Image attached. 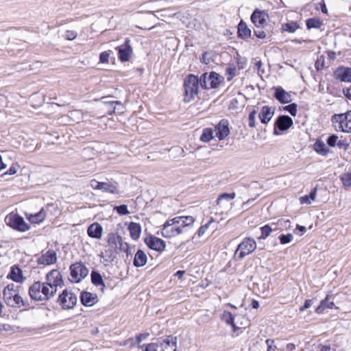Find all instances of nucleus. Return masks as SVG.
Returning a JSON list of instances; mask_svg holds the SVG:
<instances>
[{
  "label": "nucleus",
  "mask_w": 351,
  "mask_h": 351,
  "mask_svg": "<svg viewBox=\"0 0 351 351\" xmlns=\"http://www.w3.org/2000/svg\"><path fill=\"white\" fill-rule=\"evenodd\" d=\"M77 36V33L73 30H66L65 32V38L69 40H74Z\"/></svg>",
  "instance_id": "obj_53"
},
{
  "label": "nucleus",
  "mask_w": 351,
  "mask_h": 351,
  "mask_svg": "<svg viewBox=\"0 0 351 351\" xmlns=\"http://www.w3.org/2000/svg\"><path fill=\"white\" fill-rule=\"evenodd\" d=\"M214 221V219L213 217H211L209 221L204 225L203 226H201L198 230L197 231V232L195 234H194L193 235V237H191V240L193 241V242H195V240H196V238L198 237H201L202 236H203L206 231L208 230V227L210 226V225Z\"/></svg>",
  "instance_id": "obj_32"
},
{
  "label": "nucleus",
  "mask_w": 351,
  "mask_h": 351,
  "mask_svg": "<svg viewBox=\"0 0 351 351\" xmlns=\"http://www.w3.org/2000/svg\"><path fill=\"white\" fill-rule=\"evenodd\" d=\"M112 51L110 50L104 51L99 55V62L101 63H107Z\"/></svg>",
  "instance_id": "obj_49"
},
{
  "label": "nucleus",
  "mask_w": 351,
  "mask_h": 351,
  "mask_svg": "<svg viewBox=\"0 0 351 351\" xmlns=\"http://www.w3.org/2000/svg\"><path fill=\"white\" fill-rule=\"evenodd\" d=\"M274 114V110L271 107L265 106L261 108L258 117L263 124L268 123Z\"/></svg>",
  "instance_id": "obj_25"
},
{
  "label": "nucleus",
  "mask_w": 351,
  "mask_h": 351,
  "mask_svg": "<svg viewBox=\"0 0 351 351\" xmlns=\"http://www.w3.org/2000/svg\"><path fill=\"white\" fill-rule=\"evenodd\" d=\"M165 247V242L162 239L155 237V251L162 252Z\"/></svg>",
  "instance_id": "obj_44"
},
{
  "label": "nucleus",
  "mask_w": 351,
  "mask_h": 351,
  "mask_svg": "<svg viewBox=\"0 0 351 351\" xmlns=\"http://www.w3.org/2000/svg\"><path fill=\"white\" fill-rule=\"evenodd\" d=\"M256 248V243L255 240L251 237H246L238 245L235 254H238L239 258L241 260L245 256L252 253Z\"/></svg>",
  "instance_id": "obj_9"
},
{
  "label": "nucleus",
  "mask_w": 351,
  "mask_h": 351,
  "mask_svg": "<svg viewBox=\"0 0 351 351\" xmlns=\"http://www.w3.org/2000/svg\"><path fill=\"white\" fill-rule=\"evenodd\" d=\"M57 261V254L55 250H49L45 254L38 258V264L43 265H50L56 263Z\"/></svg>",
  "instance_id": "obj_18"
},
{
  "label": "nucleus",
  "mask_w": 351,
  "mask_h": 351,
  "mask_svg": "<svg viewBox=\"0 0 351 351\" xmlns=\"http://www.w3.org/2000/svg\"><path fill=\"white\" fill-rule=\"evenodd\" d=\"M177 226L176 217L167 220L160 229L162 236L165 238H172L180 235V230Z\"/></svg>",
  "instance_id": "obj_10"
},
{
  "label": "nucleus",
  "mask_w": 351,
  "mask_h": 351,
  "mask_svg": "<svg viewBox=\"0 0 351 351\" xmlns=\"http://www.w3.org/2000/svg\"><path fill=\"white\" fill-rule=\"evenodd\" d=\"M202 87L201 77L193 74H189L184 80V101L190 102L195 99L199 93V88Z\"/></svg>",
  "instance_id": "obj_3"
},
{
  "label": "nucleus",
  "mask_w": 351,
  "mask_h": 351,
  "mask_svg": "<svg viewBox=\"0 0 351 351\" xmlns=\"http://www.w3.org/2000/svg\"><path fill=\"white\" fill-rule=\"evenodd\" d=\"M214 138L213 136V131L211 128H205L203 130V132L200 136V140L202 142H209Z\"/></svg>",
  "instance_id": "obj_40"
},
{
  "label": "nucleus",
  "mask_w": 351,
  "mask_h": 351,
  "mask_svg": "<svg viewBox=\"0 0 351 351\" xmlns=\"http://www.w3.org/2000/svg\"><path fill=\"white\" fill-rule=\"evenodd\" d=\"M296 230H298L300 232V235H302L305 233V232L306 231V228L305 226H300V225H297L296 226V228H295V231Z\"/></svg>",
  "instance_id": "obj_63"
},
{
  "label": "nucleus",
  "mask_w": 351,
  "mask_h": 351,
  "mask_svg": "<svg viewBox=\"0 0 351 351\" xmlns=\"http://www.w3.org/2000/svg\"><path fill=\"white\" fill-rule=\"evenodd\" d=\"M45 218V213L43 209H41L38 213L34 215H30L27 219L32 223H40L43 221Z\"/></svg>",
  "instance_id": "obj_35"
},
{
  "label": "nucleus",
  "mask_w": 351,
  "mask_h": 351,
  "mask_svg": "<svg viewBox=\"0 0 351 351\" xmlns=\"http://www.w3.org/2000/svg\"><path fill=\"white\" fill-rule=\"evenodd\" d=\"M316 193H317V189L315 188L313 189L310 194L308 195V199L311 200V201H313L315 200V197H316Z\"/></svg>",
  "instance_id": "obj_62"
},
{
  "label": "nucleus",
  "mask_w": 351,
  "mask_h": 351,
  "mask_svg": "<svg viewBox=\"0 0 351 351\" xmlns=\"http://www.w3.org/2000/svg\"><path fill=\"white\" fill-rule=\"evenodd\" d=\"M169 152H171L172 154L181 155L184 152V149L181 147L176 146V147H173L171 149H170Z\"/></svg>",
  "instance_id": "obj_56"
},
{
  "label": "nucleus",
  "mask_w": 351,
  "mask_h": 351,
  "mask_svg": "<svg viewBox=\"0 0 351 351\" xmlns=\"http://www.w3.org/2000/svg\"><path fill=\"white\" fill-rule=\"evenodd\" d=\"M70 274L71 282L79 283L82 279L85 278L88 274V269L82 262H77L70 266Z\"/></svg>",
  "instance_id": "obj_8"
},
{
  "label": "nucleus",
  "mask_w": 351,
  "mask_h": 351,
  "mask_svg": "<svg viewBox=\"0 0 351 351\" xmlns=\"http://www.w3.org/2000/svg\"><path fill=\"white\" fill-rule=\"evenodd\" d=\"M17 172V169L15 166H11L8 170L5 173L6 175H14Z\"/></svg>",
  "instance_id": "obj_60"
},
{
  "label": "nucleus",
  "mask_w": 351,
  "mask_h": 351,
  "mask_svg": "<svg viewBox=\"0 0 351 351\" xmlns=\"http://www.w3.org/2000/svg\"><path fill=\"white\" fill-rule=\"evenodd\" d=\"M161 351H176L177 348V337L173 335L166 336L158 341Z\"/></svg>",
  "instance_id": "obj_16"
},
{
  "label": "nucleus",
  "mask_w": 351,
  "mask_h": 351,
  "mask_svg": "<svg viewBox=\"0 0 351 351\" xmlns=\"http://www.w3.org/2000/svg\"><path fill=\"white\" fill-rule=\"evenodd\" d=\"M341 180L343 183V186H351V171L343 173L341 176Z\"/></svg>",
  "instance_id": "obj_41"
},
{
  "label": "nucleus",
  "mask_w": 351,
  "mask_h": 351,
  "mask_svg": "<svg viewBox=\"0 0 351 351\" xmlns=\"http://www.w3.org/2000/svg\"><path fill=\"white\" fill-rule=\"evenodd\" d=\"M266 343L267 345V351H276V349L277 348V345L275 344V340L268 339L266 340Z\"/></svg>",
  "instance_id": "obj_52"
},
{
  "label": "nucleus",
  "mask_w": 351,
  "mask_h": 351,
  "mask_svg": "<svg viewBox=\"0 0 351 351\" xmlns=\"http://www.w3.org/2000/svg\"><path fill=\"white\" fill-rule=\"evenodd\" d=\"M5 221L8 226L19 232H26L30 229V226L18 214L12 213L8 215Z\"/></svg>",
  "instance_id": "obj_6"
},
{
  "label": "nucleus",
  "mask_w": 351,
  "mask_h": 351,
  "mask_svg": "<svg viewBox=\"0 0 351 351\" xmlns=\"http://www.w3.org/2000/svg\"><path fill=\"white\" fill-rule=\"evenodd\" d=\"M344 95L350 99H351V86L350 87L343 90Z\"/></svg>",
  "instance_id": "obj_64"
},
{
  "label": "nucleus",
  "mask_w": 351,
  "mask_h": 351,
  "mask_svg": "<svg viewBox=\"0 0 351 351\" xmlns=\"http://www.w3.org/2000/svg\"><path fill=\"white\" fill-rule=\"evenodd\" d=\"M77 302L76 294L67 289H64L57 299V303L64 311L73 309L76 306Z\"/></svg>",
  "instance_id": "obj_4"
},
{
  "label": "nucleus",
  "mask_w": 351,
  "mask_h": 351,
  "mask_svg": "<svg viewBox=\"0 0 351 351\" xmlns=\"http://www.w3.org/2000/svg\"><path fill=\"white\" fill-rule=\"evenodd\" d=\"M236 197L235 193H221L217 199V205L219 206H224L225 204L223 203V201L229 202L233 199H234Z\"/></svg>",
  "instance_id": "obj_34"
},
{
  "label": "nucleus",
  "mask_w": 351,
  "mask_h": 351,
  "mask_svg": "<svg viewBox=\"0 0 351 351\" xmlns=\"http://www.w3.org/2000/svg\"><path fill=\"white\" fill-rule=\"evenodd\" d=\"M336 146L338 147V148L339 149H343L344 150L347 149V148L349 146V143L348 142V141L344 138V139H340V140H337V144L336 145Z\"/></svg>",
  "instance_id": "obj_51"
},
{
  "label": "nucleus",
  "mask_w": 351,
  "mask_h": 351,
  "mask_svg": "<svg viewBox=\"0 0 351 351\" xmlns=\"http://www.w3.org/2000/svg\"><path fill=\"white\" fill-rule=\"evenodd\" d=\"M250 19L256 27H264L267 23L269 14L266 11L256 8L251 14Z\"/></svg>",
  "instance_id": "obj_12"
},
{
  "label": "nucleus",
  "mask_w": 351,
  "mask_h": 351,
  "mask_svg": "<svg viewBox=\"0 0 351 351\" xmlns=\"http://www.w3.org/2000/svg\"><path fill=\"white\" fill-rule=\"evenodd\" d=\"M314 150L322 156H326L329 152V149L326 147L325 143L322 141H317L314 143Z\"/></svg>",
  "instance_id": "obj_33"
},
{
  "label": "nucleus",
  "mask_w": 351,
  "mask_h": 351,
  "mask_svg": "<svg viewBox=\"0 0 351 351\" xmlns=\"http://www.w3.org/2000/svg\"><path fill=\"white\" fill-rule=\"evenodd\" d=\"M260 229L261 231V235L260 236L261 239H265L270 234V233L272 231L271 227L268 224L265 225L264 226L261 227Z\"/></svg>",
  "instance_id": "obj_43"
},
{
  "label": "nucleus",
  "mask_w": 351,
  "mask_h": 351,
  "mask_svg": "<svg viewBox=\"0 0 351 351\" xmlns=\"http://www.w3.org/2000/svg\"><path fill=\"white\" fill-rule=\"evenodd\" d=\"M274 97L281 104H289L291 101V94L285 91L281 86L275 88Z\"/></svg>",
  "instance_id": "obj_21"
},
{
  "label": "nucleus",
  "mask_w": 351,
  "mask_h": 351,
  "mask_svg": "<svg viewBox=\"0 0 351 351\" xmlns=\"http://www.w3.org/2000/svg\"><path fill=\"white\" fill-rule=\"evenodd\" d=\"M145 242L147 245V246L152 249V250H154V236L153 235H150L146 239H145Z\"/></svg>",
  "instance_id": "obj_58"
},
{
  "label": "nucleus",
  "mask_w": 351,
  "mask_h": 351,
  "mask_svg": "<svg viewBox=\"0 0 351 351\" xmlns=\"http://www.w3.org/2000/svg\"><path fill=\"white\" fill-rule=\"evenodd\" d=\"M226 73L229 75L228 80H231L233 77L236 75V68L232 66H228L226 69Z\"/></svg>",
  "instance_id": "obj_54"
},
{
  "label": "nucleus",
  "mask_w": 351,
  "mask_h": 351,
  "mask_svg": "<svg viewBox=\"0 0 351 351\" xmlns=\"http://www.w3.org/2000/svg\"><path fill=\"white\" fill-rule=\"evenodd\" d=\"M335 78L341 82H351V68L342 67L337 69L335 72Z\"/></svg>",
  "instance_id": "obj_24"
},
{
  "label": "nucleus",
  "mask_w": 351,
  "mask_h": 351,
  "mask_svg": "<svg viewBox=\"0 0 351 351\" xmlns=\"http://www.w3.org/2000/svg\"><path fill=\"white\" fill-rule=\"evenodd\" d=\"M293 125L292 119L287 115H280L275 122L276 127L280 131L288 130Z\"/></svg>",
  "instance_id": "obj_22"
},
{
  "label": "nucleus",
  "mask_w": 351,
  "mask_h": 351,
  "mask_svg": "<svg viewBox=\"0 0 351 351\" xmlns=\"http://www.w3.org/2000/svg\"><path fill=\"white\" fill-rule=\"evenodd\" d=\"M129 246L128 244L125 242H123V239L121 238V241L119 244L118 250L121 252L128 253Z\"/></svg>",
  "instance_id": "obj_55"
},
{
  "label": "nucleus",
  "mask_w": 351,
  "mask_h": 351,
  "mask_svg": "<svg viewBox=\"0 0 351 351\" xmlns=\"http://www.w3.org/2000/svg\"><path fill=\"white\" fill-rule=\"evenodd\" d=\"M14 288L15 285L13 283L9 284L5 287L3 291V298L5 304L9 306L15 308L29 307L28 301L23 300Z\"/></svg>",
  "instance_id": "obj_2"
},
{
  "label": "nucleus",
  "mask_w": 351,
  "mask_h": 351,
  "mask_svg": "<svg viewBox=\"0 0 351 351\" xmlns=\"http://www.w3.org/2000/svg\"><path fill=\"white\" fill-rule=\"evenodd\" d=\"M313 303L312 300H306L302 306L300 308V311H304L305 309L308 308Z\"/></svg>",
  "instance_id": "obj_59"
},
{
  "label": "nucleus",
  "mask_w": 351,
  "mask_h": 351,
  "mask_svg": "<svg viewBox=\"0 0 351 351\" xmlns=\"http://www.w3.org/2000/svg\"><path fill=\"white\" fill-rule=\"evenodd\" d=\"M117 252V251L110 248L108 250H106L104 252H101L100 256L103 257L107 262H112L116 258V254Z\"/></svg>",
  "instance_id": "obj_37"
},
{
  "label": "nucleus",
  "mask_w": 351,
  "mask_h": 351,
  "mask_svg": "<svg viewBox=\"0 0 351 351\" xmlns=\"http://www.w3.org/2000/svg\"><path fill=\"white\" fill-rule=\"evenodd\" d=\"M322 25V22L318 18H311L307 19L306 21V25L308 29H319Z\"/></svg>",
  "instance_id": "obj_38"
},
{
  "label": "nucleus",
  "mask_w": 351,
  "mask_h": 351,
  "mask_svg": "<svg viewBox=\"0 0 351 351\" xmlns=\"http://www.w3.org/2000/svg\"><path fill=\"white\" fill-rule=\"evenodd\" d=\"M121 241V237L117 233L111 232L107 236V243L110 248L118 252L119 244Z\"/></svg>",
  "instance_id": "obj_28"
},
{
  "label": "nucleus",
  "mask_w": 351,
  "mask_h": 351,
  "mask_svg": "<svg viewBox=\"0 0 351 351\" xmlns=\"http://www.w3.org/2000/svg\"><path fill=\"white\" fill-rule=\"evenodd\" d=\"M339 137L336 134H332L329 136L326 140V143L329 147H334L337 144V140Z\"/></svg>",
  "instance_id": "obj_48"
},
{
  "label": "nucleus",
  "mask_w": 351,
  "mask_h": 351,
  "mask_svg": "<svg viewBox=\"0 0 351 351\" xmlns=\"http://www.w3.org/2000/svg\"><path fill=\"white\" fill-rule=\"evenodd\" d=\"M7 278L17 283H22L25 280L22 269L16 265L11 267Z\"/></svg>",
  "instance_id": "obj_19"
},
{
  "label": "nucleus",
  "mask_w": 351,
  "mask_h": 351,
  "mask_svg": "<svg viewBox=\"0 0 351 351\" xmlns=\"http://www.w3.org/2000/svg\"><path fill=\"white\" fill-rule=\"evenodd\" d=\"M28 293L34 301L46 302L52 299L56 293L46 282L36 281L29 287Z\"/></svg>",
  "instance_id": "obj_1"
},
{
  "label": "nucleus",
  "mask_w": 351,
  "mask_h": 351,
  "mask_svg": "<svg viewBox=\"0 0 351 351\" xmlns=\"http://www.w3.org/2000/svg\"><path fill=\"white\" fill-rule=\"evenodd\" d=\"M128 230L130 231V237L134 240H137L141 233V227L140 224L135 222H130L128 225Z\"/></svg>",
  "instance_id": "obj_30"
},
{
  "label": "nucleus",
  "mask_w": 351,
  "mask_h": 351,
  "mask_svg": "<svg viewBox=\"0 0 351 351\" xmlns=\"http://www.w3.org/2000/svg\"><path fill=\"white\" fill-rule=\"evenodd\" d=\"M254 34L258 38L263 39L265 38L267 34L265 31L263 30H254Z\"/></svg>",
  "instance_id": "obj_57"
},
{
  "label": "nucleus",
  "mask_w": 351,
  "mask_h": 351,
  "mask_svg": "<svg viewBox=\"0 0 351 351\" xmlns=\"http://www.w3.org/2000/svg\"><path fill=\"white\" fill-rule=\"evenodd\" d=\"M91 282L95 286H103L105 287V284L102 278V276L97 271H92L91 274Z\"/></svg>",
  "instance_id": "obj_36"
},
{
  "label": "nucleus",
  "mask_w": 351,
  "mask_h": 351,
  "mask_svg": "<svg viewBox=\"0 0 351 351\" xmlns=\"http://www.w3.org/2000/svg\"><path fill=\"white\" fill-rule=\"evenodd\" d=\"M299 28V25L295 21L282 24V29L285 32L294 33Z\"/></svg>",
  "instance_id": "obj_39"
},
{
  "label": "nucleus",
  "mask_w": 351,
  "mask_h": 351,
  "mask_svg": "<svg viewBox=\"0 0 351 351\" xmlns=\"http://www.w3.org/2000/svg\"><path fill=\"white\" fill-rule=\"evenodd\" d=\"M332 121L336 130L351 132V110L345 113L334 114Z\"/></svg>",
  "instance_id": "obj_5"
},
{
  "label": "nucleus",
  "mask_w": 351,
  "mask_h": 351,
  "mask_svg": "<svg viewBox=\"0 0 351 351\" xmlns=\"http://www.w3.org/2000/svg\"><path fill=\"white\" fill-rule=\"evenodd\" d=\"M221 319L227 324L230 325L234 331H236L239 328L234 323V317L230 312L224 311L222 313Z\"/></svg>",
  "instance_id": "obj_31"
},
{
  "label": "nucleus",
  "mask_w": 351,
  "mask_h": 351,
  "mask_svg": "<svg viewBox=\"0 0 351 351\" xmlns=\"http://www.w3.org/2000/svg\"><path fill=\"white\" fill-rule=\"evenodd\" d=\"M237 34L239 38L243 40L247 39L251 36L252 31L243 20L238 24Z\"/></svg>",
  "instance_id": "obj_27"
},
{
  "label": "nucleus",
  "mask_w": 351,
  "mask_h": 351,
  "mask_svg": "<svg viewBox=\"0 0 351 351\" xmlns=\"http://www.w3.org/2000/svg\"><path fill=\"white\" fill-rule=\"evenodd\" d=\"M331 348L330 346H323L321 344L313 345L311 351H330Z\"/></svg>",
  "instance_id": "obj_50"
},
{
  "label": "nucleus",
  "mask_w": 351,
  "mask_h": 351,
  "mask_svg": "<svg viewBox=\"0 0 351 351\" xmlns=\"http://www.w3.org/2000/svg\"><path fill=\"white\" fill-rule=\"evenodd\" d=\"M114 210L120 215H125L130 213L128 206L125 204L117 206L114 208Z\"/></svg>",
  "instance_id": "obj_45"
},
{
  "label": "nucleus",
  "mask_w": 351,
  "mask_h": 351,
  "mask_svg": "<svg viewBox=\"0 0 351 351\" xmlns=\"http://www.w3.org/2000/svg\"><path fill=\"white\" fill-rule=\"evenodd\" d=\"M90 184V186L94 189L101 190L103 192H108L112 194L119 193L117 184L116 182H98L95 180H92Z\"/></svg>",
  "instance_id": "obj_13"
},
{
  "label": "nucleus",
  "mask_w": 351,
  "mask_h": 351,
  "mask_svg": "<svg viewBox=\"0 0 351 351\" xmlns=\"http://www.w3.org/2000/svg\"><path fill=\"white\" fill-rule=\"evenodd\" d=\"M178 227L180 230V234L185 233L191 228L195 222V218L193 216L180 215L175 217Z\"/></svg>",
  "instance_id": "obj_14"
},
{
  "label": "nucleus",
  "mask_w": 351,
  "mask_h": 351,
  "mask_svg": "<svg viewBox=\"0 0 351 351\" xmlns=\"http://www.w3.org/2000/svg\"><path fill=\"white\" fill-rule=\"evenodd\" d=\"M280 243L282 245L289 243L293 239L292 234H280L278 237Z\"/></svg>",
  "instance_id": "obj_46"
},
{
  "label": "nucleus",
  "mask_w": 351,
  "mask_h": 351,
  "mask_svg": "<svg viewBox=\"0 0 351 351\" xmlns=\"http://www.w3.org/2000/svg\"><path fill=\"white\" fill-rule=\"evenodd\" d=\"M257 114V111L256 110H252L249 115H248V125L250 128H254L256 127V116Z\"/></svg>",
  "instance_id": "obj_42"
},
{
  "label": "nucleus",
  "mask_w": 351,
  "mask_h": 351,
  "mask_svg": "<svg viewBox=\"0 0 351 351\" xmlns=\"http://www.w3.org/2000/svg\"><path fill=\"white\" fill-rule=\"evenodd\" d=\"M335 307L333 298L332 295H327L326 298L321 301L319 305L316 308L317 313H322L326 309H332Z\"/></svg>",
  "instance_id": "obj_26"
},
{
  "label": "nucleus",
  "mask_w": 351,
  "mask_h": 351,
  "mask_svg": "<svg viewBox=\"0 0 351 351\" xmlns=\"http://www.w3.org/2000/svg\"><path fill=\"white\" fill-rule=\"evenodd\" d=\"M80 301L85 306H92L98 302V298L95 293L82 291L80 295Z\"/></svg>",
  "instance_id": "obj_20"
},
{
  "label": "nucleus",
  "mask_w": 351,
  "mask_h": 351,
  "mask_svg": "<svg viewBox=\"0 0 351 351\" xmlns=\"http://www.w3.org/2000/svg\"><path fill=\"white\" fill-rule=\"evenodd\" d=\"M46 282L49 284L52 289H55L57 292L58 287L64 286V280L61 273L57 269H52L46 275Z\"/></svg>",
  "instance_id": "obj_11"
},
{
  "label": "nucleus",
  "mask_w": 351,
  "mask_h": 351,
  "mask_svg": "<svg viewBox=\"0 0 351 351\" xmlns=\"http://www.w3.org/2000/svg\"><path fill=\"white\" fill-rule=\"evenodd\" d=\"M297 107L298 106L296 104L292 103L288 106L283 107V110L289 112L291 114V115L295 117L296 116L297 114Z\"/></svg>",
  "instance_id": "obj_47"
},
{
  "label": "nucleus",
  "mask_w": 351,
  "mask_h": 351,
  "mask_svg": "<svg viewBox=\"0 0 351 351\" xmlns=\"http://www.w3.org/2000/svg\"><path fill=\"white\" fill-rule=\"evenodd\" d=\"M147 261V257L145 253L141 250H138L134 256V265L136 267L144 266Z\"/></svg>",
  "instance_id": "obj_29"
},
{
  "label": "nucleus",
  "mask_w": 351,
  "mask_h": 351,
  "mask_svg": "<svg viewBox=\"0 0 351 351\" xmlns=\"http://www.w3.org/2000/svg\"><path fill=\"white\" fill-rule=\"evenodd\" d=\"M149 336V333L140 334L136 337V341L139 343Z\"/></svg>",
  "instance_id": "obj_61"
},
{
  "label": "nucleus",
  "mask_w": 351,
  "mask_h": 351,
  "mask_svg": "<svg viewBox=\"0 0 351 351\" xmlns=\"http://www.w3.org/2000/svg\"><path fill=\"white\" fill-rule=\"evenodd\" d=\"M229 123L227 119H221L215 127L216 136L221 141L230 134Z\"/></svg>",
  "instance_id": "obj_17"
},
{
  "label": "nucleus",
  "mask_w": 351,
  "mask_h": 351,
  "mask_svg": "<svg viewBox=\"0 0 351 351\" xmlns=\"http://www.w3.org/2000/svg\"><path fill=\"white\" fill-rule=\"evenodd\" d=\"M104 229L102 226L97 223L90 224L87 229V234L89 237L99 239L102 237Z\"/></svg>",
  "instance_id": "obj_23"
},
{
  "label": "nucleus",
  "mask_w": 351,
  "mask_h": 351,
  "mask_svg": "<svg viewBox=\"0 0 351 351\" xmlns=\"http://www.w3.org/2000/svg\"><path fill=\"white\" fill-rule=\"evenodd\" d=\"M130 43V40L128 38H126L123 45L116 48L118 51L119 59L122 62L128 61L132 56V49Z\"/></svg>",
  "instance_id": "obj_15"
},
{
  "label": "nucleus",
  "mask_w": 351,
  "mask_h": 351,
  "mask_svg": "<svg viewBox=\"0 0 351 351\" xmlns=\"http://www.w3.org/2000/svg\"><path fill=\"white\" fill-rule=\"evenodd\" d=\"M202 88L204 89L216 88L224 80L223 77L212 71L208 75L205 73L201 75Z\"/></svg>",
  "instance_id": "obj_7"
}]
</instances>
